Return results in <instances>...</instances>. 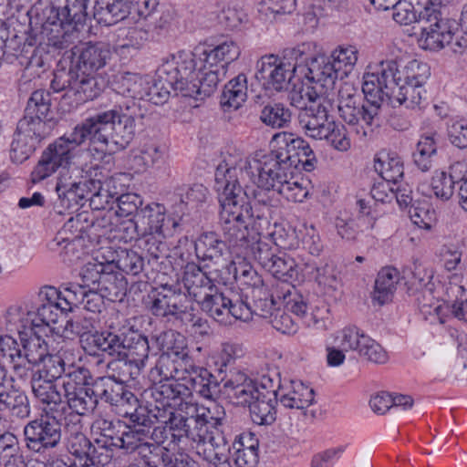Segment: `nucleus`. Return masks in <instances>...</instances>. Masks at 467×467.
<instances>
[{"mask_svg":"<svg viewBox=\"0 0 467 467\" xmlns=\"http://www.w3.org/2000/svg\"><path fill=\"white\" fill-rule=\"evenodd\" d=\"M449 291L447 290V285L435 286V281L421 291V297L419 298V308L425 320L431 324L444 323L449 312V306L446 304L449 301Z\"/></svg>","mask_w":467,"mask_h":467,"instance_id":"c85d7f7f","label":"nucleus"},{"mask_svg":"<svg viewBox=\"0 0 467 467\" xmlns=\"http://www.w3.org/2000/svg\"><path fill=\"white\" fill-rule=\"evenodd\" d=\"M79 425H74L68 429L67 438V447L68 451L76 457L77 467H80V462H84L85 458L92 448V444L86 435L80 431Z\"/></svg>","mask_w":467,"mask_h":467,"instance_id":"de8ad7c7","label":"nucleus"},{"mask_svg":"<svg viewBox=\"0 0 467 467\" xmlns=\"http://www.w3.org/2000/svg\"><path fill=\"white\" fill-rule=\"evenodd\" d=\"M316 156L309 143L290 132H278L270 141V150H259L248 156L228 154L218 164L220 183L228 180L242 187L247 200L261 206L275 207L279 198L291 202H303L310 193V182L296 173L302 164L310 171ZM227 186V184H225Z\"/></svg>","mask_w":467,"mask_h":467,"instance_id":"f03ea898","label":"nucleus"},{"mask_svg":"<svg viewBox=\"0 0 467 467\" xmlns=\"http://www.w3.org/2000/svg\"><path fill=\"white\" fill-rule=\"evenodd\" d=\"M449 276L447 290H450L449 300L455 298L451 312L460 320L467 321V290L463 284V275L455 274Z\"/></svg>","mask_w":467,"mask_h":467,"instance_id":"a18cd8bd","label":"nucleus"},{"mask_svg":"<svg viewBox=\"0 0 467 467\" xmlns=\"http://www.w3.org/2000/svg\"><path fill=\"white\" fill-rule=\"evenodd\" d=\"M29 138L16 130L11 143L10 157L14 162L21 163L27 160L34 151V144Z\"/></svg>","mask_w":467,"mask_h":467,"instance_id":"0e129e2a","label":"nucleus"},{"mask_svg":"<svg viewBox=\"0 0 467 467\" xmlns=\"http://www.w3.org/2000/svg\"><path fill=\"white\" fill-rule=\"evenodd\" d=\"M63 398L78 415L92 411L98 403V394L92 386V377L83 367L69 366L62 378Z\"/></svg>","mask_w":467,"mask_h":467,"instance_id":"a211bd4d","label":"nucleus"},{"mask_svg":"<svg viewBox=\"0 0 467 467\" xmlns=\"http://www.w3.org/2000/svg\"><path fill=\"white\" fill-rule=\"evenodd\" d=\"M149 299L150 310L156 317L178 320L183 324L195 325L198 322L195 320V306L192 299L181 288L162 285L151 290Z\"/></svg>","mask_w":467,"mask_h":467,"instance_id":"dca6fc26","label":"nucleus"},{"mask_svg":"<svg viewBox=\"0 0 467 467\" xmlns=\"http://www.w3.org/2000/svg\"><path fill=\"white\" fill-rule=\"evenodd\" d=\"M314 42H304L283 57L266 55L257 62L256 78L265 90L281 91L290 87L288 99L295 108H304L317 98L309 67Z\"/></svg>","mask_w":467,"mask_h":467,"instance_id":"0eeeda50","label":"nucleus"},{"mask_svg":"<svg viewBox=\"0 0 467 467\" xmlns=\"http://www.w3.org/2000/svg\"><path fill=\"white\" fill-rule=\"evenodd\" d=\"M88 289V285L78 284H70L58 289L59 301L67 313L83 305Z\"/></svg>","mask_w":467,"mask_h":467,"instance_id":"3c124183","label":"nucleus"},{"mask_svg":"<svg viewBox=\"0 0 467 467\" xmlns=\"http://www.w3.org/2000/svg\"><path fill=\"white\" fill-rule=\"evenodd\" d=\"M27 447L36 451L56 447L61 439V429L55 417L47 415L29 421L24 428Z\"/></svg>","mask_w":467,"mask_h":467,"instance_id":"393cba45","label":"nucleus"},{"mask_svg":"<svg viewBox=\"0 0 467 467\" xmlns=\"http://www.w3.org/2000/svg\"><path fill=\"white\" fill-rule=\"evenodd\" d=\"M251 296L254 299V305L251 306L248 302V307L251 311V319L253 316H259L264 318L272 317L275 311L277 310L276 301L273 295L268 293L267 287L265 286V295L262 294L261 296H254L251 294Z\"/></svg>","mask_w":467,"mask_h":467,"instance_id":"052dcab7","label":"nucleus"},{"mask_svg":"<svg viewBox=\"0 0 467 467\" xmlns=\"http://www.w3.org/2000/svg\"><path fill=\"white\" fill-rule=\"evenodd\" d=\"M94 178H89V183L93 192L90 195V207L93 210H104L116 202L118 192L111 191L115 188L116 180L111 177L102 182V174L99 171V166L95 163L93 167Z\"/></svg>","mask_w":467,"mask_h":467,"instance_id":"72a5a7b5","label":"nucleus"},{"mask_svg":"<svg viewBox=\"0 0 467 467\" xmlns=\"http://www.w3.org/2000/svg\"><path fill=\"white\" fill-rule=\"evenodd\" d=\"M277 387V400L285 408L303 410L314 401L313 389L302 381L291 380L282 385L278 382Z\"/></svg>","mask_w":467,"mask_h":467,"instance_id":"2f4dec72","label":"nucleus"},{"mask_svg":"<svg viewBox=\"0 0 467 467\" xmlns=\"http://www.w3.org/2000/svg\"><path fill=\"white\" fill-rule=\"evenodd\" d=\"M377 10L393 9L392 17L400 25H411L419 22L418 5L408 0H369Z\"/></svg>","mask_w":467,"mask_h":467,"instance_id":"58836bf2","label":"nucleus"},{"mask_svg":"<svg viewBox=\"0 0 467 467\" xmlns=\"http://www.w3.org/2000/svg\"><path fill=\"white\" fill-rule=\"evenodd\" d=\"M123 423L113 421L101 416L98 417L91 425V435L94 442L100 447L117 446V439L121 431Z\"/></svg>","mask_w":467,"mask_h":467,"instance_id":"79ce46f5","label":"nucleus"},{"mask_svg":"<svg viewBox=\"0 0 467 467\" xmlns=\"http://www.w3.org/2000/svg\"><path fill=\"white\" fill-rule=\"evenodd\" d=\"M410 218L414 225L430 230L436 222L435 211L428 203H419L410 207Z\"/></svg>","mask_w":467,"mask_h":467,"instance_id":"680f3d73","label":"nucleus"},{"mask_svg":"<svg viewBox=\"0 0 467 467\" xmlns=\"http://www.w3.org/2000/svg\"><path fill=\"white\" fill-rule=\"evenodd\" d=\"M110 57L107 44L83 43L72 49L71 64L75 70L95 74L104 67Z\"/></svg>","mask_w":467,"mask_h":467,"instance_id":"cd10ccee","label":"nucleus"},{"mask_svg":"<svg viewBox=\"0 0 467 467\" xmlns=\"http://www.w3.org/2000/svg\"><path fill=\"white\" fill-rule=\"evenodd\" d=\"M447 137L451 144L459 149L467 148V120L453 118L447 122Z\"/></svg>","mask_w":467,"mask_h":467,"instance_id":"e2e57ef3","label":"nucleus"},{"mask_svg":"<svg viewBox=\"0 0 467 467\" xmlns=\"http://www.w3.org/2000/svg\"><path fill=\"white\" fill-rule=\"evenodd\" d=\"M317 45L311 50L309 67L312 68V79L317 98L327 95L334 88L336 80L348 77L354 69L358 50L353 45H341L336 47L329 57L316 54Z\"/></svg>","mask_w":467,"mask_h":467,"instance_id":"4468645a","label":"nucleus"},{"mask_svg":"<svg viewBox=\"0 0 467 467\" xmlns=\"http://www.w3.org/2000/svg\"><path fill=\"white\" fill-rule=\"evenodd\" d=\"M5 403V410L10 411L12 415L17 418L24 419L30 414V404L27 396L13 386L10 387V393Z\"/></svg>","mask_w":467,"mask_h":467,"instance_id":"13d9d810","label":"nucleus"},{"mask_svg":"<svg viewBox=\"0 0 467 467\" xmlns=\"http://www.w3.org/2000/svg\"><path fill=\"white\" fill-rule=\"evenodd\" d=\"M241 47L233 39L215 45H199L193 51H179L170 56L162 74H180L187 96L194 100L209 97L225 77L230 64L239 58Z\"/></svg>","mask_w":467,"mask_h":467,"instance_id":"423d86ee","label":"nucleus"},{"mask_svg":"<svg viewBox=\"0 0 467 467\" xmlns=\"http://www.w3.org/2000/svg\"><path fill=\"white\" fill-rule=\"evenodd\" d=\"M249 294L236 300L229 299L219 293L214 286L205 293L196 303L216 322L231 325L233 320L247 322L251 320V311L247 305Z\"/></svg>","mask_w":467,"mask_h":467,"instance_id":"412c9836","label":"nucleus"},{"mask_svg":"<svg viewBox=\"0 0 467 467\" xmlns=\"http://www.w3.org/2000/svg\"><path fill=\"white\" fill-rule=\"evenodd\" d=\"M113 449L116 448L114 446L100 447L94 442L84 462H80V467H89L91 465L99 467L107 465L113 457Z\"/></svg>","mask_w":467,"mask_h":467,"instance_id":"774afa93","label":"nucleus"},{"mask_svg":"<svg viewBox=\"0 0 467 467\" xmlns=\"http://www.w3.org/2000/svg\"><path fill=\"white\" fill-rule=\"evenodd\" d=\"M6 332L18 334L22 348L10 335L9 337L0 340V359L3 363L12 365L15 371L20 376H23L29 369V365L43 367L50 357H62L60 351L56 355L49 354L48 343L45 335L41 332L36 330L30 332L28 327L14 329L6 328Z\"/></svg>","mask_w":467,"mask_h":467,"instance_id":"ddd939ff","label":"nucleus"},{"mask_svg":"<svg viewBox=\"0 0 467 467\" xmlns=\"http://www.w3.org/2000/svg\"><path fill=\"white\" fill-rule=\"evenodd\" d=\"M169 61L170 56L163 59L153 77L120 72L116 74L111 81L112 89L116 93L132 99L126 103L117 104L109 109L113 110L119 108L123 113H130L132 117L133 134L131 140L135 135V118L140 109V105L136 100L147 99L156 105L162 104L168 100L171 90L176 95L188 98L187 88L183 85L180 74L161 73L162 67Z\"/></svg>","mask_w":467,"mask_h":467,"instance_id":"6e6552de","label":"nucleus"},{"mask_svg":"<svg viewBox=\"0 0 467 467\" xmlns=\"http://www.w3.org/2000/svg\"><path fill=\"white\" fill-rule=\"evenodd\" d=\"M417 42L420 48L430 51H440L450 47L453 52L458 53L467 47V39L454 19L435 21L422 26Z\"/></svg>","mask_w":467,"mask_h":467,"instance_id":"4be33fe9","label":"nucleus"},{"mask_svg":"<svg viewBox=\"0 0 467 467\" xmlns=\"http://www.w3.org/2000/svg\"><path fill=\"white\" fill-rule=\"evenodd\" d=\"M116 202L118 204L116 214L119 217H127L133 213L136 215L143 203L142 197L132 192L117 195Z\"/></svg>","mask_w":467,"mask_h":467,"instance_id":"338daca9","label":"nucleus"},{"mask_svg":"<svg viewBox=\"0 0 467 467\" xmlns=\"http://www.w3.org/2000/svg\"><path fill=\"white\" fill-rule=\"evenodd\" d=\"M296 9V0H263L259 12L269 19L278 20Z\"/></svg>","mask_w":467,"mask_h":467,"instance_id":"6e6d98bb","label":"nucleus"},{"mask_svg":"<svg viewBox=\"0 0 467 467\" xmlns=\"http://www.w3.org/2000/svg\"><path fill=\"white\" fill-rule=\"evenodd\" d=\"M246 255H252V252L247 251L235 254L225 269L228 274L233 275L242 290L251 289V294L254 296L265 295V285L261 276L246 260Z\"/></svg>","mask_w":467,"mask_h":467,"instance_id":"7c9ffc66","label":"nucleus"},{"mask_svg":"<svg viewBox=\"0 0 467 467\" xmlns=\"http://www.w3.org/2000/svg\"><path fill=\"white\" fill-rule=\"evenodd\" d=\"M326 96L321 95L308 101L306 107L297 108L303 110L299 116L300 125L308 138L324 140L337 151H348L351 148L350 138L346 127L329 114Z\"/></svg>","mask_w":467,"mask_h":467,"instance_id":"f8f14e48","label":"nucleus"},{"mask_svg":"<svg viewBox=\"0 0 467 467\" xmlns=\"http://www.w3.org/2000/svg\"><path fill=\"white\" fill-rule=\"evenodd\" d=\"M133 132L132 117L121 109L100 111L87 119L74 130L57 138L42 152L31 172V182L38 183L59 170L58 176L67 171L69 174L81 159H86L93 150L96 159H101L106 150L125 149L131 141Z\"/></svg>","mask_w":467,"mask_h":467,"instance_id":"7ed1b4c3","label":"nucleus"},{"mask_svg":"<svg viewBox=\"0 0 467 467\" xmlns=\"http://www.w3.org/2000/svg\"><path fill=\"white\" fill-rule=\"evenodd\" d=\"M67 371L65 358L54 356L33 372L30 382L32 393L43 410H54L62 402V392L57 389V381L62 379V374Z\"/></svg>","mask_w":467,"mask_h":467,"instance_id":"f3484780","label":"nucleus"},{"mask_svg":"<svg viewBox=\"0 0 467 467\" xmlns=\"http://www.w3.org/2000/svg\"><path fill=\"white\" fill-rule=\"evenodd\" d=\"M260 119L267 126L280 129L290 122L291 113L282 104H269L262 109Z\"/></svg>","mask_w":467,"mask_h":467,"instance_id":"864d4df0","label":"nucleus"},{"mask_svg":"<svg viewBox=\"0 0 467 467\" xmlns=\"http://www.w3.org/2000/svg\"><path fill=\"white\" fill-rule=\"evenodd\" d=\"M136 218L145 249L153 257L159 258L166 252V240L175 234L178 221L167 215L165 206L159 202H150L141 207Z\"/></svg>","mask_w":467,"mask_h":467,"instance_id":"2eb2a0df","label":"nucleus"},{"mask_svg":"<svg viewBox=\"0 0 467 467\" xmlns=\"http://www.w3.org/2000/svg\"><path fill=\"white\" fill-rule=\"evenodd\" d=\"M121 326H109V330L101 332H85L80 336V345L88 355H98L105 352L119 358V351L123 349V336Z\"/></svg>","mask_w":467,"mask_h":467,"instance_id":"bb28decb","label":"nucleus"},{"mask_svg":"<svg viewBox=\"0 0 467 467\" xmlns=\"http://www.w3.org/2000/svg\"><path fill=\"white\" fill-rule=\"evenodd\" d=\"M259 206L260 210L254 214L252 234L246 241L241 235L243 243L240 245L243 249H249L252 256L274 277L293 283V278H296V261L285 252L278 250V246L285 247V244H277L270 236L261 235L262 230L269 223L268 213L272 206Z\"/></svg>","mask_w":467,"mask_h":467,"instance_id":"9d476101","label":"nucleus"},{"mask_svg":"<svg viewBox=\"0 0 467 467\" xmlns=\"http://www.w3.org/2000/svg\"><path fill=\"white\" fill-rule=\"evenodd\" d=\"M74 78L70 91L76 106L96 99L103 89L95 74L76 70Z\"/></svg>","mask_w":467,"mask_h":467,"instance_id":"e433bc0d","label":"nucleus"},{"mask_svg":"<svg viewBox=\"0 0 467 467\" xmlns=\"http://www.w3.org/2000/svg\"><path fill=\"white\" fill-rule=\"evenodd\" d=\"M16 130L27 136L30 140L40 141L51 132V119L26 112L24 118L19 120Z\"/></svg>","mask_w":467,"mask_h":467,"instance_id":"c03bdc74","label":"nucleus"},{"mask_svg":"<svg viewBox=\"0 0 467 467\" xmlns=\"http://www.w3.org/2000/svg\"><path fill=\"white\" fill-rule=\"evenodd\" d=\"M247 78L239 74L231 79L223 88L220 105L224 111L236 110L242 107L247 99Z\"/></svg>","mask_w":467,"mask_h":467,"instance_id":"4c0bfd02","label":"nucleus"},{"mask_svg":"<svg viewBox=\"0 0 467 467\" xmlns=\"http://www.w3.org/2000/svg\"><path fill=\"white\" fill-rule=\"evenodd\" d=\"M100 386L104 389L100 393L96 390L98 397L100 396V398L106 402L116 406H124L125 404L131 405L133 403L135 407L134 412L125 411V414H130L132 421L140 420V418L137 415L138 400L131 392L125 390L122 384L114 382L110 379H101L99 383H96V389H99Z\"/></svg>","mask_w":467,"mask_h":467,"instance_id":"f704fd0d","label":"nucleus"},{"mask_svg":"<svg viewBox=\"0 0 467 467\" xmlns=\"http://www.w3.org/2000/svg\"><path fill=\"white\" fill-rule=\"evenodd\" d=\"M127 280L121 273L106 270L97 284L96 290L102 293L111 302L120 301L126 295Z\"/></svg>","mask_w":467,"mask_h":467,"instance_id":"37998d69","label":"nucleus"},{"mask_svg":"<svg viewBox=\"0 0 467 467\" xmlns=\"http://www.w3.org/2000/svg\"><path fill=\"white\" fill-rule=\"evenodd\" d=\"M437 152V145L433 135L422 136L418 141L413 153L415 164L422 171H429L432 165V158Z\"/></svg>","mask_w":467,"mask_h":467,"instance_id":"8fccbe9b","label":"nucleus"},{"mask_svg":"<svg viewBox=\"0 0 467 467\" xmlns=\"http://www.w3.org/2000/svg\"><path fill=\"white\" fill-rule=\"evenodd\" d=\"M156 343L161 351L156 366L150 371V379L153 385L163 378L171 376L172 368H178L192 359L188 353L186 337L174 330L162 332L156 337Z\"/></svg>","mask_w":467,"mask_h":467,"instance_id":"aec40b11","label":"nucleus"},{"mask_svg":"<svg viewBox=\"0 0 467 467\" xmlns=\"http://www.w3.org/2000/svg\"><path fill=\"white\" fill-rule=\"evenodd\" d=\"M95 163H83L82 159L67 175V171L57 177L56 192L62 201H67L68 206L83 205L84 202H90L93 189L89 178H94L93 167Z\"/></svg>","mask_w":467,"mask_h":467,"instance_id":"5701e85b","label":"nucleus"},{"mask_svg":"<svg viewBox=\"0 0 467 467\" xmlns=\"http://www.w3.org/2000/svg\"><path fill=\"white\" fill-rule=\"evenodd\" d=\"M329 308L325 305H310L304 316L302 323L312 329L325 330L327 328Z\"/></svg>","mask_w":467,"mask_h":467,"instance_id":"bf43d9fd","label":"nucleus"},{"mask_svg":"<svg viewBox=\"0 0 467 467\" xmlns=\"http://www.w3.org/2000/svg\"><path fill=\"white\" fill-rule=\"evenodd\" d=\"M58 289L55 286H44L38 293L39 306L36 310H27L21 306L8 308L5 316L7 329L27 327L41 332L46 337L58 334L57 324L67 314L59 301Z\"/></svg>","mask_w":467,"mask_h":467,"instance_id":"9b49d317","label":"nucleus"},{"mask_svg":"<svg viewBox=\"0 0 467 467\" xmlns=\"http://www.w3.org/2000/svg\"><path fill=\"white\" fill-rule=\"evenodd\" d=\"M412 278L414 279L413 284L418 285L423 290L427 288V286L435 281V286H441L442 285H448L449 283V275H441L439 274H433L432 270L428 269L422 264L414 263L413 269L411 271Z\"/></svg>","mask_w":467,"mask_h":467,"instance_id":"4d7b16f0","label":"nucleus"},{"mask_svg":"<svg viewBox=\"0 0 467 467\" xmlns=\"http://www.w3.org/2000/svg\"><path fill=\"white\" fill-rule=\"evenodd\" d=\"M119 257L116 261V268L127 275H137L144 266L143 257L136 251L119 248Z\"/></svg>","mask_w":467,"mask_h":467,"instance_id":"603ef678","label":"nucleus"},{"mask_svg":"<svg viewBox=\"0 0 467 467\" xmlns=\"http://www.w3.org/2000/svg\"><path fill=\"white\" fill-rule=\"evenodd\" d=\"M156 5L157 0H96L93 16L99 25L110 26L125 19L132 6L143 15L154 10Z\"/></svg>","mask_w":467,"mask_h":467,"instance_id":"b1692460","label":"nucleus"},{"mask_svg":"<svg viewBox=\"0 0 467 467\" xmlns=\"http://www.w3.org/2000/svg\"><path fill=\"white\" fill-rule=\"evenodd\" d=\"M315 281L323 293L327 296H333L342 286L339 273L333 265L328 264L321 265Z\"/></svg>","mask_w":467,"mask_h":467,"instance_id":"5fc2aeb1","label":"nucleus"},{"mask_svg":"<svg viewBox=\"0 0 467 467\" xmlns=\"http://www.w3.org/2000/svg\"><path fill=\"white\" fill-rule=\"evenodd\" d=\"M180 284L184 288L182 293H185L193 304L214 286L213 281L194 263L185 265Z\"/></svg>","mask_w":467,"mask_h":467,"instance_id":"473e14b6","label":"nucleus"},{"mask_svg":"<svg viewBox=\"0 0 467 467\" xmlns=\"http://www.w3.org/2000/svg\"><path fill=\"white\" fill-rule=\"evenodd\" d=\"M277 383L276 376L263 374L252 379L245 373L236 370L231 372L223 387L228 395L236 399L238 403L249 407L254 423L269 425L275 420Z\"/></svg>","mask_w":467,"mask_h":467,"instance_id":"1a4fd4ad","label":"nucleus"},{"mask_svg":"<svg viewBox=\"0 0 467 467\" xmlns=\"http://www.w3.org/2000/svg\"><path fill=\"white\" fill-rule=\"evenodd\" d=\"M399 271L394 267L382 268L376 278L372 302L379 306L389 303L396 290L399 282Z\"/></svg>","mask_w":467,"mask_h":467,"instance_id":"a19ab883","label":"nucleus"},{"mask_svg":"<svg viewBox=\"0 0 467 467\" xmlns=\"http://www.w3.org/2000/svg\"><path fill=\"white\" fill-rule=\"evenodd\" d=\"M430 77L431 67L423 61L388 58L367 66L362 91L373 103L421 110L428 105L425 84Z\"/></svg>","mask_w":467,"mask_h":467,"instance_id":"39448f33","label":"nucleus"},{"mask_svg":"<svg viewBox=\"0 0 467 467\" xmlns=\"http://www.w3.org/2000/svg\"><path fill=\"white\" fill-rule=\"evenodd\" d=\"M123 349L119 351V358H124L133 370L130 375H139L146 366L149 358V341L146 337L134 330L129 323L122 324Z\"/></svg>","mask_w":467,"mask_h":467,"instance_id":"a878e982","label":"nucleus"},{"mask_svg":"<svg viewBox=\"0 0 467 467\" xmlns=\"http://www.w3.org/2000/svg\"><path fill=\"white\" fill-rule=\"evenodd\" d=\"M465 168L466 163L459 161L451 166L450 174L443 171H435L431 179L430 192L427 194L441 201L449 200L453 194V185L456 180L459 182V178H461Z\"/></svg>","mask_w":467,"mask_h":467,"instance_id":"c9c22d12","label":"nucleus"},{"mask_svg":"<svg viewBox=\"0 0 467 467\" xmlns=\"http://www.w3.org/2000/svg\"><path fill=\"white\" fill-rule=\"evenodd\" d=\"M220 183L219 173L215 171V190L221 205L220 219L223 232V239L216 233L202 234L194 243L196 256L202 261H210L218 268L225 269L235 254L246 253L240 245L252 234L254 214L260 210L258 203L247 200L243 187L234 186L228 180Z\"/></svg>","mask_w":467,"mask_h":467,"instance_id":"20e7f679","label":"nucleus"},{"mask_svg":"<svg viewBox=\"0 0 467 467\" xmlns=\"http://www.w3.org/2000/svg\"><path fill=\"white\" fill-rule=\"evenodd\" d=\"M375 171L382 180L397 184L404 173V166L401 158L396 153L388 150L379 151L374 160Z\"/></svg>","mask_w":467,"mask_h":467,"instance_id":"ea45409f","label":"nucleus"},{"mask_svg":"<svg viewBox=\"0 0 467 467\" xmlns=\"http://www.w3.org/2000/svg\"><path fill=\"white\" fill-rule=\"evenodd\" d=\"M50 106V94L43 89H37L31 94L27 101L26 112L27 114L48 117Z\"/></svg>","mask_w":467,"mask_h":467,"instance_id":"69168bd1","label":"nucleus"},{"mask_svg":"<svg viewBox=\"0 0 467 467\" xmlns=\"http://www.w3.org/2000/svg\"><path fill=\"white\" fill-rule=\"evenodd\" d=\"M335 341L345 349L359 352L368 335L356 326H347L329 335Z\"/></svg>","mask_w":467,"mask_h":467,"instance_id":"49530a36","label":"nucleus"},{"mask_svg":"<svg viewBox=\"0 0 467 467\" xmlns=\"http://www.w3.org/2000/svg\"><path fill=\"white\" fill-rule=\"evenodd\" d=\"M119 436V439L116 440V449H122L127 452H131L148 445V431H145L141 427L132 429L123 424Z\"/></svg>","mask_w":467,"mask_h":467,"instance_id":"09e8293b","label":"nucleus"},{"mask_svg":"<svg viewBox=\"0 0 467 467\" xmlns=\"http://www.w3.org/2000/svg\"><path fill=\"white\" fill-rule=\"evenodd\" d=\"M171 371V376L150 389L154 401L152 412L161 423L153 429L152 441L172 452L184 450L190 441L208 461L223 460L225 448L216 441L221 419L213 416L210 409L190 400L193 392L205 399L212 398L215 388L212 373L195 366L192 359Z\"/></svg>","mask_w":467,"mask_h":467,"instance_id":"f257e3e1","label":"nucleus"},{"mask_svg":"<svg viewBox=\"0 0 467 467\" xmlns=\"http://www.w3.org/2000/svg\"><path fill=\"white\" fill-rule=\"evenodd\" d=\"M167 159V146L157 140L150 139L132 151L130 166L134 172L141 173L150 169H161L166 164Z\"/></svg>","mask_w":467,"mask_h":467,"instance_id":"c756f323","label":"nucleus"},{"mask_svg":"<svg viewBox=\"0 0 467 467\" xmlns=\"http://www.w3.org/2000/svg\"><path fill=\"white\" fill-rule=\"evenodd\" d=\"M364 96L368 105L361 104L358 96L340 90L337 109L340 118L353 126L358 134L368 137L379 126V109L382 103H373Z\"/></svg>","mask_w":467,"mask_h":467,"instance_id":"6ab92c4d","label":"nucleus"}]
</instances>
